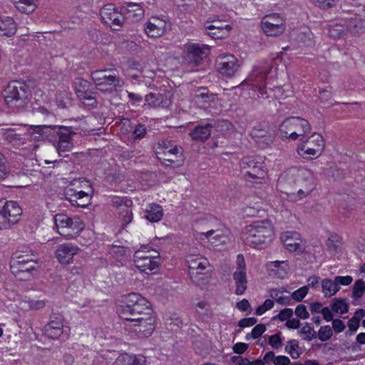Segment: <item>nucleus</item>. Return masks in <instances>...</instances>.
Returning a JSON list of instances; mask_svg holds the SVG:
<instances>
[{
	"instance_id": "cd10ccee",
	"label": "nucleus",
	"mask_w": 365,
	"mask_h": 365,
	"mask_svg": "<svg viewBox=\"0 0 365 365\" xmlns=\"http://www.w3.org/2000/svg\"><path fill=\"white\" fill-rule=\"evenodd\" d=\"M155 317L153 316V312L149 315H147L143 319H140L138 321L134 322L133 326L138 329H135V331L140 333L145 337L151 335L153 330L155 329Z\"/></svg>"
},
{
	"instance_id": "f3484780",
	"label": "nucleus",
	"mask_w": 365,
	"mask_h": 365,
	"mask_svg": "<svg viewBox=\"0 0 365 365\" xmlns=\"http://www.w3.org/2000/svg\"><path fill=\"white\" fill-rule=\"evenodd\" d=\"M215 66L221 74L231 77L237 71V59L231 54L220 55L216 59Z\"/></svg>"
},
{
	"instance_id": "79ce46f5",
	"label": "nucleus",
	"mask_w": 365,
	"mask_h": 365,
	"mask_svg": "<svg viewBox=\"0 0 365 365\" xmlns=\"http://www.w3.org/2000/svg\"><path fill=\"white\" fill-rule=\"evenodd\" d=\"M78 98L85 106L91 107H96L97 106L96 93L91 88L84 92L82 96H78Z\"/></svg>"
},
{
	"instance_id": "37998d69",
	"label": "nucleus",
	"mask_w": 365,
	"mask_h": 365,
	"mask_svg": "<svg viewBox=\"0 0 365 365\" xmlns=\"http://www.w3.org/2000/svg\"><path fill=\"white\" fill-rule=\"evenodd\" d=\"M346 26L341 24L332 25L329 27V34L334 39L344 38L346 35Z\"/></svg>"
},
{
	"instance_id": "3c124183",
	"label": "nucleus",
	"mask_w": 365,
	"mask_h": 365,
	"mask_svg": "<svg viewBox=\"0 0 365 365\" xmlns=\"http://www.w3.org/2000/svg\"><path fill=\"white\" fill-rule=\"evenodd\" d=\"M73 147V141L57 142L56 149L59 155L66 157V153L70 152Z\"/></svg>"
},
{
	"instance_id": "09e8293b",
	"label": "nucleus",
	"mask_w": 365,
	"mask_h": 365,
	"mask_svg": "<svg viewBox=\"0 0 365 365\" xmlns=\"http://www.w3.org/2000/svg\"><path fill=\"white\" fill-rule=\"evenodd\" d=\"M118 215L124 225L128 224L133 219V212L130 205H123V209L119 210Z\"/></svg>"
},
{
	"instance_id": "49530a36",
	"label": "nucleus",
	"mask_w": 365,
	"mask_h": 365,
	"mask_svg": "<svg viewBox=\"0 0 365 365\" xmlns=\"http://www.w3.org/2000/svg\"><path fill=\"white\" fill-rule=\"evenodd\" d=\"M257 73H253L250 76L249 81H253L254 86L259 87V88L261 90L262 88L265 87V81H266V76L267 75V71L264 72H257L255 71Z\"/></svg>"
},
{
	"instance_id": "f8f14e48",
	"label": "nucleus",
	"mask_w": 365,
	"mask_h": 365,
	"mask_svg": "<svg viewBox=\"0 0 365 365\" xmlns=\"http://www.w3.org/2000/svg\"><path fill=\"white\" fill-rule=\"evenodd\" d=\"M301 144L298 147V153L309 155L319 156L324 148V140L321 134L314 133L305 140L301 139Z\"/></svg>"
},
{
	"instance_id": "473e14b6",
	"label": "nucleus",
	"mask_w": 365,
	"mask_h": 365,
	"mask_svg": "<svg viewBox=\"0 0 365 365\" xmlns=\"http://www.w3.org/2000/svg\"><path fill=\"white\" fill-rule=\"evenodd\" d=\"M128 17L133 21H138L144 16L143 9L138 4L126 3Z\"/></svg>"
},
{
	"instance_id": "9b49d317",
	"label": "nucleus",
	"mask_w": 365,
	"mask_h": 365,
	"mask_svg": "<svg viewBox=\"0 0 365 365\" xmlns=\"http://www.w3.org/2000/svg\"><path fill=\"white\" fill-rule=\"evenodd\" d=\"M21 256H16V259L11 265V270L19 280L28 281L34 277L36 262L34 260L21 261Z\"/></svg>"
},
{
	"instance_id": "0eeeda50",
	"label": "nucleus",
	"mask_w": 365,
	"mask_h": 365,
	"mask_svg": "<svg viewBox=\"0 0 365 365\" xmlns=\"http://www.w3.org/2000/svg\"><path fill=\"white\" fill-rule=\"evenodd\" d=\"M55 224L58 233L66 239H72L83 228V224L78 218L75 220L64 214L55 216Z\"/></svg>"
},
{
	"instance_id": "7c9ffc66",
	"label": "nucleus",
	"mask_w": 365,
	"mask_h": 365,
	"mask_svg": "<svg viewBox=\"0 0 365 365\" xmlns=\"http://www.w3.org/2000/svg\"><path fill=\"white\" fill-rule=\"evenodd\" d=\"M17 30V26L11 17H6L0 23V34L1 36H14Z\"/></svg>"
},
{
	"instance_id": "7ed1b4c3",
	"label": "nucleus",
	"mask_w": 365,
	"mask_h": 365,
	"mask_svg": "<svg viewBox=\"0 0 365 365\" xmlns=\"http://www.w3.org/2000/svg\"><path fill=\"white\" fill-rule=\"evenodd\" d=\"M244 178L255 187L267 184V169L263 162L257 161L254 157H245L240 163Z\"/></svg>"
},
{
	"instance_id": "a878e982",
	"label": "nucleus",
	"mask_w": 365,
	"mask_h": 365,
	"mask_svg": "<svg viewBox=\"0 0 365 365\" xmlns=\"http://www.w3.org/2000/svg\"><path fill=\"white\" fill-rule=\"evenodd\" d=\"M197 237L200 240H207L214 246L225 242V236L222 230L219 228H211L205 231L197 232Z\"/></svg>"
},
{
	"instance_id": "69168bd1",
	"label": "nucleus",
	"mask_w": 365,
	"mask_h": 365,
	"mask_svg": "<svg viewBox=\"0 0 365 365\" xmlns=\"http://www.w3.org/2000/svg\"><path fill=\"white\" fill-rule=\"evenodd\" d=\"M332 327L336 333H339L344 330L346 326L341 319H336L332 320Z\"/></svg>"
},
{
	"instance_id": "a18cd8bd",
	"label": "nucleus",
	"mask_w": 365,
	"mask_h": 365,
	"mask_svg": "<svg viewBox=\"0 0 365 365\" xmlns=\"http://www.w3.org/2000/svg\"><path fill=\"white\" fill-rule=\"evenodd\" d=\"M299 334L302 336V339L305 341H310L313 339L317 338V332L314 331L311 324L306 323L301 329L299 331Z\"/></svg>"
},
{
	"instance_id": "4d7b16f0",
	"label": "nucleus",
	"mask_w": 365,
	"mask_h": 365,
	"mask_svg": "<svg viewBox=\"0 0 365 365\" xmlns=\"http://www.w3.org/2000/svg\"><path fill=\"white\" fill-rule=\"evenodd\" d=\"M269 344L274 349H279L282 346L281 332L273 334L269 338Z\"/></svg>"
},
{
	"instance_id": "4468645a",
	"label": "nucleus",
	"mask_w": 365,
	"mask_h": 365,
	"mask_svg": "<svg viewBox=\"0 0 365 365\" xmlns=\"http://www.w3.org/2000/svg\"><path fill=\"white\" fill-rule=\"evenodd\" d=\"M237 269L233 273V279L235 284V293L237 295L243 294L247 288V268L244 256L239 254L237 256Z\"/></svg>"
},
{
	"instance_id": "9d476101",
	"label": "nucleus",
	"mask_w": 365,
	"mask_h": 365,
	"mask_svg": "<svg viewBox=\"0 0 365 365\" xmlns=\"http://www.w3.org/2000/svg\"><path fill=\"white\" fill-rule=\"evenodd\" d=\"M100 15L106 24L115 31H119L124 24V16L113 4L105 5L100 11Z\"/></svg>"
},
{
	"instance_id": "1a4fd4ad",
	"label": "nucleus",
	"mask_w": 365,
	"mask_h": 365,
	"mask_svg": "<svg viewBox=\"0 0 365 365\" xmlns=\"http://www.w3.org/2000/svg\"><path fill=\"white\" fill-rule=\"evenodd\" d=\"M262 29L269 36H277L284 33L286 29L285 20L276 13L264 16L261 21Z\"/></svg>"
},
{
	"instance_id": "338daca9",
	"label": "nucleus",
	"mask_w": 365,
	"mask_h": 365,
	"mask_svg": "<svg viewBox=\"0 0 365 365\" xmlns=\"http://www.w3.org/2000/svg\"><path fill=\"white\" fill-rule=\"evenodd\" d=\"M257 323V319L254 317H250V318H244L242 319L239 323L238 326L242 328L251 327L255 325Z\"/></svg>"
},
{
	"instance_id": "13d9d810",
	"label": "nucleus",
	"mask_w": 365,
	"mask_h": 365,
	"mask_svg": "<svg viewBox=\"0 0 365 365\" xmlns=\"http://www.w3.org/2000/svg\"><path fill=\"white\" fill-rule=\"evenodd\" d=\"M266 330V327L264 324H259L256 325L252 330L250 336L253 339L259 338ZM250 337V334H247L246 338L248 339Z\"/></svg>"
},
{
	"instance_id": "c756f323",
	"label": "nucleus",
	"mask_w": 365,
	"mask_h": 365,
	"mask_svg": "<svg viewBox=\"0 0 365 365\" xmlns=\"http://www.w3.org/2000/svg\"><path fill=\"white\" fill-rule=\"evenodd\" d=\"M232 27L230 25H225V27H216L215 25H206L205 29L207 31L208 36L215 39H220L226 37Z\"/></svg>"
},
{
	"instance_id": "bf43d9fd",
	"label": "nucleus",
	"mask_w": 365,
	"mask_h": 365,
	"mask_svg": "<svg viewBox=\"0 0 365 365\" xmlns=\"http://www.w3.org/2000/svg\"><path fill=\"white\" fill-rule=\"evenodd\" d=\"M314 3V4L322 9H329L331 7H332L335 3H336V0H312Z\"/></svg>"
},
{
	"instance_id": "5701e85b",
	"label": "nucleus",
	"mask_w": 365,
	"mask_h": 365,
	"mask_svg": "<svg viewBox=\"0 0 365 365\" xmlns=\"http://www.w3.org/2000/svg\"><path fill=\"white\" fill-rule=\"evenodd\" d=\"M63 317L52 314L44 327V334L51 339H58L63 333Z\"/></svg>"
},
{
	"instance_id": "b1692460",
	"label": "nucleus",
	"mask_w": 365,
	"mask_h": 365,
	"mask_svg": "<svg viewBox=\"0 0 365 365\" xmlns=\"http://www.w3.org/2000/svg\"><path fill=\"white\" fill-rule=\"evenodd\" d=\"M0 214L9 222L12 224L16 223L22 214V210L19 204L15 201H8L5 202Z\"/></svg>"
},
{
	"instance_id": "bb28decb",
	"label": "nucleus",
	"mask_w": 365,
	"mask_h": 365,
	"mask_svg": "<svg viewBox=\"0 0 365 365\" xmlns=\"http://www.w3.org/2000/svg\"><path fill=\"white\" fill-rule=\"evenodd\" d=\"M280 240L284 247L290 252H295L301 247L302 239L297 232H284L281 234Z\"/></svg>"
},
{
	"instance_id": "aec40b11",
	"label": "nucleus",
	"mask_w": 365,
	"mask_h": 365,
	"mask_svg": "<svg viewBox=\"0 0 365 365\" xmlns=\"http://www.w3.org/2000/svg\"><path fill=\"white\" fill-rule=\"evenodd\" d=\"M66 198L74 206L85 207L91 200L90 194L82 190H77L71 187L66 190Z\"/></svg>"
},
{
	"instance_id": "39448f33",
	"label": "nucleus",
	"mask_w": 365,
	"mask_h": 365,
	"mask_svg": "<svg viewBox=\"0 0 365 365\" xmlns=\"http://www.w3.org/2000/svg\"><path fill=\"white\" fill-rule=\"evenodd\" d=\"M311 125L308 120L300 117H290L285 119L279 125V130L282 137L293 140L310 133Z\"/></svg>"
},
{
	"instance_id": "c85d7f7f",
	"label": "nucleus",
	"mask_w": 365,
	"mask_h": 365,
	"mask_svg": "<svg viewBox=\"0 0 365 365\" xmlns=\"http://www.w3.org/2000/svg\"><path fill=\"white\" fill-rule=\"evenodd\" d=\"M212 128V125L210 123L205 125H197L190 133V135L194 140L204 142L210 137Z\"/></svg>"
},
{
	"instance_id": "052dcab7",
	"label": "nucleus",
	"mask_w": 365,
	"mask_h": 365,
	"mask_svg": "<svg viewBox=\"0 0 365 365\" xmlns=\"http://www.w3.org/2000/svg\"><path fill=\"white\" fill-rule=\"evenodd\" d=\"M293 315V311L292 309L285 308L279 312L277 317H274V319L277 318L280 321L283 322L285 320L289 319Z\"/></svg>"
},
{
	"instance_id": "72a5a7b5",
	"label": "nucleus",
	"mask_w": 365,
	"mask_h": 365,
	"mask_svg": "<svg viewBox=\"0 0 365 365\" xmlns=\"http://www.w3.org/2000/svg\"><path fill=\"white\" fill-rule=\"evenodd\" d=\"M163 212L161 206L157 204H152L146 210V218L150 222H158L163 217Z\"/></svg>"
},
{
	"instance_id": "8fccbe9b",
	"label": "nucleus",
	"mask_w": 365,
	"mask_h": 365,
	"mask_svg": "<svg viewBox=\"0 0 365 365\" xmlns=\"http://www.w3.org/2000/svg\"><path fill=\"white\" fill-rule=\"evenodd\" d=\"M333 335V331L329 326H322L320 327L318 333H317V337L322 341H328L331 338Z\"/></svg>"
},
{
	"instance_id": "4c0bfd02",
	"label": "nucleus",
	"mask_w": 365,
	"mask_h": 365,
	"mask_svg": "<svg viewBox=\"0 0 365 365\" xmlns=\"http://www.w3.org/2000/svg\"><path fill=\"white\" fill-rule=\"evenodd\" d=\"M250 135L252 138L255 139L256 140L264 138V140L267 142V143H268V141H272V135L268 133L266 128L262 125H258L256 127H255L252 129Z\"/></svg>"
},
{
	"instance_id": "774afa93",
	"label": "nucleus",
	"mask_w": 365,
	"mask_h": 365,
	"mask_svg": "<svg viewBox=\"0 0 365 365\" xmlns=\"http://www.w3.org/2000/svg\"><path fill=\"white\" fill-rule=\"evenodd\" d=\"M232 361L237 365H249L250 364V361L240 356H234L232 357Z\"/></svg>"
},
{
	"instance_id": "f704fd0d",
	"label": "nucleus",
	"mask_w": 365,
	"mask_h": 365,
	"mask_svg": "<svg viewBox=\"0 0 365 365\" xmlns=\"http://www.w3.org/2000/svg\"><path fill=\"white\" fill-rule=\"evenodd\" d=\"M322 292L326 297H330L334 295L340 289L337 286L335 280L324 279L322 282Z\"/></svg>"
},
{
	"instance_id": "2f4dec72",
	"label": "nucleus",
	"mask_w": 365,
	"mask_h": 365,
	"mask_svg": "<svg viewBox=\"0 0 365 365\" xmlns=\"http://www.w3.org/2000/svg\"><path fill=\"white\" fill-rule=\"evenodd\" d=\"M175 4L188 13L197 11L201 6L199 0H175Z\"/></svg>"
},
{
	"instance_id": "a19ab883",
	"label": "nucleus",
	"mask_w": 365,
	"mask_h": 365,
	"mask_svg": "<svg viewBox=\"0 0 365 365\" xmlns=\"http://www.w3.org/2000/svg\"><path fill=\"white\" fill-rule=\"evenodd\" d=\"M346 29L347 31L353 34H361L365 31V27L363 25L362 21L358 18L351 19L346 26Z\"/></svg>"
},
{
	"instance_id": "412c9836",
	"label": "nucleus",
	"mask_w": 365,
	"mask_h": 365,
	"mask_svg": "<svg viewBox=\"0 0 365 365\" xmlns=\"http://www.w3.org/2000/svg\"><path fill=\"white\" fill-rule=\"evenodd\" d=\"M15 178V175L10 172L6 158L0 153V182H2L5 187H20Z\"/></svg>"
},
{
	"instance_id": "864d4df0",
	"label": "nucleus",
	"mask_w": 365,
	"mask_h": 365,
	"mask_svg": "<svg viewBox=\"0 0 365 365\" xmlns=\"http://www.w3.org/2000/svg\"><path fill=\"white\" fill-rule=\"evenodd\" d=\"M134 355H129L127 353L121 354L115 361L114 365H132Z\"/></svg>"
},
{
	"instance_id": "2eb2a0df",
	"label": "nucleus",
	"mask_w": 365,
	"mask_h": 365,
	"mask_svg": "<svg viewBox=\"0 0 365 365\" xmlns=\"http://www.w3.org/2000/svg\"><path fill=\"white\" fill-rule=\"evenodd\" d=\"M96 86H115L120 88V80L115 69L96 70L91 73Z\"/></svg>"
},
{
	"instance_id": "ea45409f",
	"label": "nucleus",
	"mask_w": 365,
	"mask_h": 365,
	"mask_svg": "<svg viewBox=\"0 0 365 365\" xmlns=\"http://www.w3.org/2000/svg\"><path fill=\"white\" fill-rule=\"evenodd\" d=\"M56 134L58 138L57 142H67L73 141V136L76 135V133L68 127H60L56 131Z\"/></svg>"
},
{
	"instance_id": "dca6fc26",
	"label": "nucleus",
	"mask_w": 365,
	"mask_h": 365,
	"mask_svg": "<svg viewBox=\"0 0 365 365\" xmlns=\"http://www.w3.org/2000/svg\"><path fill=\"white\" fill-rule=\"evenodd\" d=\"M296 183L297 184V200L308 195L314 188L313 177L307 170H295Z\"/></svg>"
},
{
	"instance_id": "a211bd4d",
	"label": "nucleus",
	"mask_w": 365,
	"mask_h": 365,
	"mask_svg": "<svg viewBox=\"0 0 365 365\" xmlns=\"http://www.w3.org/2000/svg\"><path fill=\"white\" fill-rule=\"evenodd\" d=\"M152 252L153 255H150V257H143L141 252H135L134 263L135 267L141 272H148L158 267L159 262L155 259L158 257L159 254L155 250H152Z\"/></svg>"
},
{
	"instance_id": "f257e3e1",
	"label": "nucleus",
	"mask_w": 365,
	"mask_h": 365,
	"mask_svg": "<svg viewBox=\"0 0 365 365\" xmlns=\"http://www.w3.org/2000/svg\"><path fill=\"white\" fill-rule=\"evenodd\" d=\"M119 317L126 321L135 322L153 312L150 302L137 293H130L124 297L122 304L118 307Z\"/></svg>"
},
{
	"instance_id": "de8ad7c7",
	"label": "nucleus",
	"mask_w": 365,
	"mask_h": 365,
	"mask_svg": "<svg viewBox=\"0 0 365 365\" xmlns=\"http://www.w3.org/2000/svg\"><path fill=\"white\" fill-rule=\"evenodd\" d=\"M299 348V341L296 339H291L287 341L285 351L289 354L292 359H297L300 356V353L298 351Z\"/></svg>"
},
{
	"instance_id": "6e6552de",
	"label": "nucleus",
	"mask_w": 365,
	"mask_h": 365,
	"mask_svg": "<svg viewBox=\"0 0 365 365\" xmlns=\"http://www.w3.org/2000/svg\"><path fill=\"white\" fill-rule=\"evenodd\" d=\"M186 262L189 267V275L193 282L200 284L207 279L204 271L210 266V262L206 258L190 255L187 257Z\"/></svg>"
},
{
	"instance_id": "4be33fe9",
	"label": "nucleus",
	"mask_w": 365,
	"mask_h": 365,
	"mask_svg": "<svg viewBox=\"0 0 365 365\" xmlns=\"http://www.w3.org/2000/svg\"><path fill=\"white\" fill-rule=\"evenodd\" d=\"M79 251L77 246L64 243L60 245L56 250V257L61 264H68L73 262V258Z\"/></svg>"
},
{
	"instance_id": "20e7f679",
	"label": "nucleus",
	"mask_w": 365,
	"mask_h": 365,
	"mask_svg": "<svg viewBox=\"0 0 365 365\" xmlns=\"http://www.w3.org/2000/svg\"><path fill=\"white\" fill-rule=\"evenodd\" d=\"M29 96L28 87L19 81L9 83L4 91L6 103L13 109L24 108L29 101Z\"/></svg>"
},
{
	"instance_id": "e2e57ef3",
	"label": "nucleus",
	"mask_w": 365,
	"mask_h": 365,
	"mask_svg": "<svg viewBox=\"0 0 365 365\" xmlns=\"http://www.w3.org/2000/svg\"><path fill=\"white\" fill-rule=\"evenodd\" d=\"M127 202L128 201H125L123 198L118 196H115L112 199L113 206L115 207L116 208H118L119 210L123 209V205H129ZM128 202L130 204L132 203L130 200H128Z\"/></svg>"
},
{
	"instance_id": "58836bf2",
	"label": "nucleus",
	"mask_w": 365,
	"mask_h": 365,
	"mask_svg": "<svg viewBox=\"0 0 365 365\" xmlns=\"http://www.w3.org/2000/svg\"><path fill=\"white\" fill-rule=\"evenodd\" d=\"M75 93L78 96H82L83 93L91 88L90 82L81 78H76L73 81Z\"/></svg>"
},
{
	"instance_id": "6ab92c4d",
	"label": "nucleus",
	"mask_w": 365,
	"mask_h": 365,
	"mask_svg": "<svg viewBox=\"0 0 365 365\" xmlns=\"http://www.w3.org/2000/svg\"><path fill=\"white\" fill-rule=\"evenodd\" d=\"M295 170H297V169L289 170L278 182L282 192L287 194L292 200H297V184L294 175Z\"/></svg>"
},
{
	"instance_id": "5fc2aeb1",
	"label": "nucleus",
	"mask_w": 365,
	"mask_h": 365,
	"mask_svg": "<svg viewBox=\"0 0 365 365\" xmlns=\"http://www.w3.org/2000/svg\"><path fill=\"white\" fill-rule=\"evenodd\" d=\"M348 304L344 299L336 300L332 305V310L336 313H346L348 312Z\"/></svg>"
},
{
	"instance_id": "6e6d98bb",
	"label": "nucleus",
	"mask_w": 365,
	"mask_h": 365,
	"mask_svg": "<svg viewBox=\"0 0 365 365\" xmlns=\"http://www.w3.org/2000/svg\"><path fill=\"white\" fill-rule=\"evenodd\" d=\"M307 292L308 288L307 287L304 286L294 291L290 298L297 302H300L305 297V296L307 294Z\"/></svg>"
},
{
	"instance_id": "c9c22d12",
	"label": "nucleus",
	"mask_w": 365,
	"mask_h": 365,
	"mask_svg": "<svg viewBox=\"0 0 365 365\" xmlns=\"http://www.w3.org/2000/svg\"><path fill=\"white\" fill-rule=\"evenodd\" d=\"M341 237L336 234L331 235L326 241L327 250L332 255L336 254L341 245Z\"/></svg>"
},
{
	"instance_id": "f03ea898",
	"label": "nucleus",
	"mask_w": 365,
	"mask_h": 365,
	"mask_svg": "<svg viewBox=\"0 0 365 365\" xmlns=\"http://www.w3.org/2000/svg\"><path fill=\"white\" fill-rule=\"evenodd\" d=\"M274 236V227L269 220L257 221L245 228V242L255 248H263L267 246Z\"/></svg>"
},
{
	"instance_id": "393cba45",
	"label": "nucleus",
	"mask_w": 365,
	"mask_h": 365,
	"mask_svg": "<svg viewBox=\"0 0 365 365\" xmlns=\"http://www.w3.org/2000/svg\"><path fill=\"white\" fill-rule=\"evenodd\" d=\"M166 24L167 23L165 20L153 16L147 22L145 31L148 36L158 38L164 34Z\"/></svg>"
},
{
	"instance_id": "0e129e2a",
	"label": "nucleus",
	"mask_w": 365,
	"mask_h": 365,
	"mask_svg": "<svg viewBox=\"0 0 365 365\" xmlns=\"http://www.w3.org/2000/svg\"><path fill=\"white\" fill-rule=\"evenodd\" d=\"M334 280H335L337 286H339V284L347 286V285H349L352 282L353 279L351 276H345V277L336 276L334 278Z\"/></svg>"
},
{
	"instance_id": "ddd939ff",
	"label": "nucleus",
	"mask_w": 365,
	"mask_h": 365,
	"mask_svg": "<svg viewBox=\"0 0 365 365\" xmlns=\"http://www.w3.org/2000/svg\"><path fill=\"white\" fill-rule=\"evenodd\" d=\"M208 47L199 43H190L186 46V52L184 56L185 63L190 68L198 66L203 58L206 56Z\"/></svg>"
},
{
	"instance_id": "c03bdc74",
	"label": "nucleus",
	"mask_w": 365,
	"mask_h": 365,
	"mask_svg": "<svg viewBox=\"0 0 365 365\" xmlns=\"http://www.w3.org/2000/svg\"><path fill=\"white\" fill-rule=\"evenodd\" d=\"M283 291L278 289H272L270 291V297L273 299L277 303L281 305L289 304L292 298L289 296H283Z\"/></svg>"
},
{
	"instance_id": "423d86ee",
	"label": "nucleus",
	"mask_w": 365,
	"mask_h": 365,
	"mask_svg": "<svg viewBox=\"0 0 365 365\" xmlns=\"http://www.w3.org/2000/svg\"><path fill=\"white\" fill-rule=\"evenodd\" d=\"M158 150L156 155L160 160L173 163L176 167L182 165L184 158L181 147L173 144L170 141L163 140L159 143Z\"/></svg>"
},
{
	"instance_id": "e433bc0d",
	"label": "nucleus",
	"mask_w": 365,
	"mask_h": 365,
	"mask_svg": "<svg viewBox=\"0 0 365 365\" xmlns=\"http://www.w3.org/2000/svg\"><path fill=\"white\" fill-rule=\"evenodd\" d=\"M38 0H19L15 1L16 9L22 13L31 14L36 9Z\"/></svg>"
},
{
	"instance_id": "603ef678",
	"label": "nucleus",
	"mask_w": 365,
	"mask_h": 365,
	"mask_svg": "<svg viewBox=\"0 0 365 365\" xmlns=\"http://www.w3.org/2000/svg\"><path fill=\"white\" fill-rule=\"evenodd\" d=\"M365 291V282L362 279H358L355 282L353 287V297H361Z\"/></svg>"
},
{
	"instance_id": "680f3d73",
	"label": "nucleus",
	"mask_w": 365,
	"mask_h": 365,
	"mask_svg": "<svg viewBox=\"0 0 365 365\" xmlns=\"http://www.w3.org/2000/svg\"><path fill=\"white\" fill-rule=\"evenodd\" d=\"M294 313L298 317L302 319H307L309 317V314L307 310L306 306L304 304L298 305L295 309Z\"/></svg>"
}]
</instances>
